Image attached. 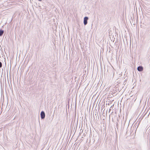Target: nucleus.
I'll list each match as a JSON object with an SVG mask.
<instances>
[{
  "instance_id": "nucleus-5",
  "label": "nucleus",
  "mask_w": 150,
  "mask_h": 150,
  "mask_svg": "<svg viewBox=\"0 0 150 150\" xmlns=\"http://www.w3.org/2000/svg\"><path fill=\"white\" fill-rule=\"evenodd\" d=\"M121 90V88H120L119 87H118V86L117 87L115 88V91H120Z\"/></svg>"
},
{
  "instance_id": "nucleus-4",
  "label": "nucleus",
  "mask_w": 150,
  "mask_h": 150,
  "mask_svg": "<svg viewBox=\"0 0 150 150\" xmlns=\"http://www.w3.org/2000/svg\"><path fill=\"white\" fill-rule=\"evenodd\" d=\"M4 33V30L1 29H0V36H2Z\"/></svg>"
},
{
  "instance_id": "nucleus-1",
  "label": "nucleus",
  "mask_w": 150,
  "mask_h": 150,
  "mask_svg": "<svg viewBox=\"0 0 150 150\" xmlns=\"http://www.w3.org/2000/svg\"><path fill=\"white\" fill-rule=\"evenodd\" d=\"M88 17L85 16L84 17L83 19V23L85 25H87L88 23Z\"/></svg>"
},
{
  "instance_id": "nucleus-3",
  "label": "nucleus",
  "mask_w": 150,
  "mask_h": 150,
  "mask_svg": "<svg viewBox=\"0 0 150 150\" xmlns=\"http://www.w3.org/2000/svg\"><path fill=\"white\" fill-rule=\"evenodd\" d=\"M143 67L142 66H139L137 68L138 71L140 72L142 71L143 70Z\"/></svg>"
},
{
  "instance_id": "nucleus-6",
  "label": "nucleus",
  "mask_w": 150,
  "mask_h": 150,
  "mask_svg": "<svg viewBox=\"0 0 150 150\" xmlns=\"http://www.w3.org/2000/svg\"><path fill=\"white\" fill-rule=\"evenodd\" d=\"M2 66V63L0 62V68H1Z\"/></svg>"
},
{
  "instance_id": "nucleus-8",
  "label": "nucleus",
  "mask_w": 150,
  "mask_h": 150,
  "mask_svg": "<svg viewBox=\"0 0 150 150\" xmlns=\"http://www.w3.org/2000/svg\"><path fill=\"white\" fill-rule=\"evenodd\" d=\"M134 126H133V128H134Z\"/></svg>"
},
{
  "instance_id": "nucleus-7",
  "label": "nucleus",
  "mask_w": 150,
  "mask_h": 150,
  "mask_svg": "<svg viewBox=\"0 0 150 150\" xmlns=\"http://www.w3.org/2000/svg\"><path fill=\"white\" fill-rule=\"evenodd\" d=\"M39 1H41L42 0H38Z\"/></svg>"
},
{
  "instance_id": "nucleus-2",
  "label": "nucleus",
  "mask_w": 150,
  "mask_h": 150,
  "mask_svg": "<svg viewBox=\"0 0 150 150\" xmlns=\"http://www.w3.org/2000/svg\"><path fill=\"white\" fill-rule=\"evenodd\" d=\"M40 117L41 119H43L45 117V112L42 111L40 113Z\"/></svg>"
}]
</instances>
